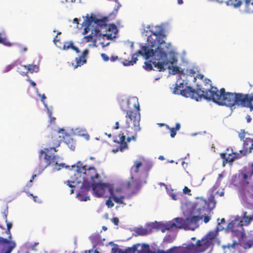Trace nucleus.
<instances>
[{"mask_svg": "<svg viewBox=\"0 0 253 253\" xmlns=\"http://www.w3.org/2000/svg\"><path fill=\"white\" fill-rule=\"evenodd\" d=\"M141 33L143 37H147V45H141V49L132 55L131 60L125 59L123 61L124 66L133 65L138 60L137 57L142 55L146 60L151 59L145 62L143 66L147 71L153 70L162 72L168 69L170 74H178L180 77L185 75L181 68L173 66L177 63V53L173 50L169 51L171 44L165 41L167 37L164 24L146 27L143 24Z\"/></svg>", "mask_w": 253, "mask_h": 253, "instance_id": "1", "label": "nucleus"}, {"mask_svg": "<svg viewBox=\"0 0 253 253\" xmlns=\"http://www.w3.org/2000/svg\"><path fill=\"white\" fill-rule=\"evenodd\" d=\"M196 202L186 201L182 203L181 209L185 218L177 217L165 222L167 231L177 229L195 230L199 227V222L203 219L206 212L211 211L215 207L214 196L211 194L208 200L202 197L196 198Z\"/></svg>", "mask_w": 253, "mask_h": 253, "instance_id": "2", "label": "nucleus"}, {"mask_svg": "<svg viewBox=\"0 0 253 253\" xmlns=\"http://www.w3.org/2000/svg\"><path fill=\"white\" fill-rule=\"evenodd\" d=\"M56 152L55 147L44 148L39 152V163L35 169V172L40 174L48 166L52 167V171L60 170L62 169L69 168L70 166L64 163H60V157L55 155L53 152Z\"/></svg>", "mask_w": 253, "mask_h": 253, "instance_id": "3", "label": "nucleus"}, {"mask_svg": "<svg viewBox=\"0 0 253 253\" xmlns=\"http://www.w3.org/2000/svg\"><path fill=\"white\" fill-rule=\"evenodd\" d=\"M142 166L141 162H135L134 165L130 169V180L127 183V187L133 189L129 197L136 195L142 185L147 183L146 178L153 166V163L149 161L146 163L144 166V171L140 172L139 169Z\"/></svg>", "mask_w": 253, "mask_h": 253, "instance_id": "4", "label": "nucleus"}, {"mask_svg": "<svg viewBox=\"0 0 253 253\" xmlns=\"http://www.w3.org/2000/svg\"><path fill=\"white\" fill-rule=\"evenodd\" d=\"M210 88H206L203 99L212 101L219 106H226L232 110L234 107V92H226L224 88L219 90L210 84Z\"/></svg>", "mask_w": 253, "mask_h": 253, "instance_id": "5", "label": "nucleus"}, {"mask_svg": "<svg viewBox=\"0 0 253 253\" xmlns=\"http://www.w3.org/2000/svg\"><path fill=\"white\" fill-rule=\"evenodd\" d=\"M206 88L201 85L197 84L196 89L190 86L185 85L183 83H176L173 91L175 94L181 95L185 97H190L196 101H201L204 98Z\"/></svg>", "mask_w": 253, "mask_h": 253, "instance_id": "6", "label": "nucleus"}, {"mask_svg": "<svg viewBox=\"0 0 253 253\" xmlns=\"http://www.w3.org/2000/svg\"><path fill=\"white\" fill-rule=\"evenodd\" d=\"M68 169L71 171L74 170V173L80 172V176L83 177L84 179L87 180L90 179L93 183L95 182V179H98L100 176L94 167L87 168L86 165H83L82 162L80 161L70 166Z\"/></svg>", "mask_w": 253, "mask_h": 253, "instance_id": "7", "label": "nucleus"}, {"mask_svg": "<svg viewBox=\"0 0 253 253\" xmlns=\"http://www.w3.org/2000/svg\"><path fill=\"white\" fill-rule=\"evenodd\" d=\"M85 18L87 20V26L91 25L92 31H94V35L100 37L102 36L100 29H104L108 26L107 22L109 21V17H102L99 15H96L93 13H91L89 16L87 14Z\"/></svg>", "mask_w": 253, "mask_h": 253, "instance_id": "8", "label": "nucleus"}, {"mask_svg": "<svg viewBox=\"0 0 253 253\" xmlns=\"http://www.w3.org/2000/svg\"><path fill=\"white\" fill-rule=\"evenodd\" d=\"M159 230L163 233L167 231L165 222L156 221L146 223L145 228L142 226L135 227L133 229V235L134 236H146L154 231H158Z\"/></svg>", "mask_w": 253, "mask_h": 253, "instance_id": "9", "label": "nucleus"}, {"mask_svg": "<svg viewBox=\"0 0 253 253\" xmlns=\"http://www.w3.org/2000/svg\"><path fill=\"white\" fill-rule=\"evenodd\" d=\"M126 117H128L131 123H132L131 129L133 130V134L127 137V142H130L131 140L136 141L137 136V134L141 129L140 126V113L138 111H128Z\"/></svg>", "mask_w": 253, "mask_h": 253, "instance_id": "10", "label": "nucleus"}, {"mask_svg": "<svg viewBox=\"0 0 253 253\" xmlns=\"http://www.w3.org/2000/svg\"><path fill=\"white\" fill-rule=\"evenodd\" d=\"M80 172L74 173L73 175H71L70 180H68L65 183L71 188H74L78 184L82 183L80 191L82 192L88 193V191L91 189H92L93 182L90 183L89 180L84 179V177L80 176Z\"/></svg>", "mask_w": 253, "mask_h": 253, "instance_id": "11", "label": "nucleus"}, {"mask_svg": "<svg viewBox=\"0 0 253 253\" xmlns=\"http://www.w3.org/2000/svg\"><path fill=\"white\" fill-rule=\"evenodd\" d=\"M205 251L201 243V241L199 240L196 245L191 243L185 247L174 246L170 248L169 251H174L175 253H200Z\"/></svg>", "mask_w": 253, "mask_h": 253, "instance_id": "12", "label": "nucleus"}, {"mask_svg": "<svg viewBox=\"0 0 253 253\" xmlns=\"http://www.w3.org/2000/svg\"><path fill=\"white\" fill-rule=\"evenodd\" d=\"M121 109L127 113L128 111H138L140 113V107L137 97L133 96L122 99L119 101Z\"/></svg>", "mask_w": 253, "mask_h": 253, "instance_id": "13", "label": "nucleus"}, {"mask_svg": "<svg viewBox=\"0 0 253 253\" xmlns=\"http://www.w3.org/2000/svg\"><path fill=\"white\" fill-rule=\"evenodd\" d=\"M113 185L108 183H104L101 181L93 182L92 186V190L94 196L98 198L105 197V192L108 191L109 192V188H112Z\"/></svg>", "mask_w": 253, "mask_h": 253, "instance_id": "14", "label": "nucleus"}, {"mask_svg": "<svg viewBox=\"0 0 253 253\" xmlns=\"http://www.w3.org/2000/svg\"><path fill=\"white\" fill-rule=\"evenodd\" d=\"M234 107L235 106L242 107H247L251 109L250 94L234 92Z\"/></svg>", "mask_w": 253, "mask_h": 253, "instance_id": "15", "label": "nucleus"}, {"mask_svg": "<svg viewBox=\"0 0 253 253\" xmlns=\"http://www.w3.org/2000/svg\"><path fill=\"white\" fill-rule=\"evenodd\" d=\"M15 247L14 241H10L0 236V253H11Z\"/></svg>", "mask_w": 253, "mask_h": 253, "instance_id": "16", "label": "nucleus"}, {"mask_svg": "<svg viewBox=\"0 0 253 253\" xmlns=\"http://www.w3.org/2000/svg\"><path fill=\"white\" fill-rule=\"evenodd\" d=\"M217 234L215 230L214 231H210L202 240H200L201 243L205 250H207L211 246H213L212 240L215 238Z\"/></svg>", "mask_w": 253, "mask_h": 253, "instance_id": "17", "label": "nucleus"}, {"mask_svg": "<svg viewBox=\"0 0 253 253\" xmlns=\"http://www.w3.org/2000/svg\"><path fill=\"white\" fill-rule=\"evenodd\" d=\"M89 53V50L88 49H84L81 55L79 56L78 57L75 58L76 63H72V66L74 67V69H76L78 67H81L84 64L86 63L87 62V58L88 57V55Z\"/></svg>", "mask_w": 253, "mask_h": 253, "instance_id": "18", "label": "nucleus"}, {"mask_svg": "<svg viewBox=\"0 0 253 253\" xmlns=\"http://www.w3.org/2000/svg\"><path fill=\"white\" fill-rule=\"evenodd\" d=\"M89 240L93 249L99 248L100 247L104 246L103 242L105 241V239H102L99 233L92 234L89 237Z\"/></svg>", "mask_w": 253, "mask_h": 253, "instance_id": "19", "label": "nucleus"}, {"mask_svg": "<svg viewBox=\"0 0 253 253\" xmlns=\"http://www.w3.org/2000/svg\"><path fill=\"white\" fill-rule=\"evenodd\" d=\"M243 149L240 150L242 155L246 156L253 150V139L251 138H245L243 140Z\"/></svg>", "mask_w": 253, "mask_h": 253, "instance_id": "20", "label": "nucleus"}, {"mask_svg": "<svg viewBox=\"0 0 253 253\" xmlns=\"http://www.w3.org/2000/svg\"><path fill=\"white\" fill-rule=\"evenodd\" d=\"M243 221L241 220L239 215H237L233 219H230V222L228 224L226 230L228 231L230 229H236L240 228V226L243 227Z\"/></svg>", "mask_w": 253, "mask_h": 253, "instance_id": "21", "label": "nucleus"}, {"mask_svg": "<svg viewBox=\"0 0 253 253\" xmlns=\"http://www.w3.org/2000/svg\"><path fill=\"white\" fill-rule=\"evenodd\" d=\"M65 130L63 128L59 129L58 131V133H64L65 137H64V142L68 145L69 148L72 150H74L75 148V142L70 135L66 132H64Z\"/></svg>", "mask_w": 253, "mask_h": 253, "instance_id": "22", "label": "nucleus"}, {"mask_svg": "<svg viewBox=\"0 0 253 253\" xmlns=\"http://www.w3.org/2000/svg\"><path fill=\"white\" fill-rule=\"evenodd\" d=\"M232 232V236L237 237L239 241L246 238V235L243 227L240 226L239 228L236 229H230Z\"/></svg>", "mask_w": 253, "mask_h": 253, "instance_id": "23", "label": "nucleus"}, {"mask_svg": "<svg viewBox=\"0 0 253 253\" xmlns=\"http://www.w3.org/2000/svg\"><path fill=\"white\" fill-rule=\"evenodd\" d=\"M241 220L243 221L244 226H248L253 221V213H249L247 211H243L242 214L240 216Z\"/></svg>", "mask_w": 253, "mask_h": 253, "instance_id": "24", "label": "nucleus"}, {"mask_svg": "<svg viewBox=\"0 0 253 253\" xmlns=\"http://www.w3.org/2000/svg\"><path fill=\"white\" fill-rule=\"evenodd\" d=\"M120 136V142L117 141L116 140H114V141L115 142H118L119 143V146H118V148L119 149V150L121 152H123L126 149H127L128 148V145L126 142V135L125 134V133H120L119 134Z\"/></svg>", "mask_w": 253, "mask_h": 253, "instance_id": "25", "label": "nucleus"}, {"mask_svg": "<svg viewBox=\"0 0 253 253\" xmlns=\"http://www.w3.org/2000/svg\"><path fill=\"white\" fill-rule=\"evenodd\" d=\"M109 194H110V198H111L113 200V201L117 204H126L124 203L123 199L124 198V196H121L120 197L117 196L115 195L114 193V187L112 186V188H109Z\"/></svg>", "mask_w": 253, "mask_h": 253, "instance_id": "26", "label": "nucleus"}, {"mask_svg": "<svg viewBox=\"0 0 253 253\" xmlns=\"http://www.w3.org/2000/svg\"><path fill=\"white\" fill-rule=\"evenodd\" d=\"M126 120L125 124L121 127L122 128L124 129V130L121 131L120 133H125L126 136H131L133 134V132L130 131L128 129L130 127V122H131V121H130L128 117H126Z\"/></svg>", "mask_w": 253, "mask_h": 253, "instance_id": "27", "label": "nucleus"}, {"mask_svg": "<svg viewBox=\"0 0 253 253\" xmlns=\"http://www.w3.org/2000/svg\"><path fill=\"white\" fill-rule=\"evenodd\" d=\"M0 43L8 47L13 44V43L8 41L6 35L4 31L0 32Z\"/></svg>", "mask_w": 253, "mask_h": 253, "instance_id": "28", "label": "nucleus"}, {"mask_svg": "<svg viewBox=\"0 0 253 253\" xmlns=\"http://www.w3.org/2000/svg\"><path fill=\"white\" fill-rule=\"evenodd\" d=\"M245 2V12L247 13H253V0H244Z\"/></svg>", "mask_w": 253, "mask_h": 253, "instance_id": "29", "label": "nucleus"}, {"mask_svg": "<svg viewBox=\"0 0 253 253\" xmlns=\"http://www.w3.org/2000/svg\"><path fill=\"white\" fill-rule=\"evenodd\" d=\"M176 237V233H171L167 234L163 239V243H171L175 239Z\"/></svg>", "mask_w": 253, "mask_h": 253, "instance_id": "30", "label": "nucleus"}, {"mask_svg": "<svg viewBox=\"0 0 253 253\" xmlns=\"http://www.w3.org/2000/svg\"><path fill=\"white\" fill-rule=\"evenodd\" d=\"M77 198H78L80 201H87L90 199L87 193L82 192V191H80L77 194Z\"/></svg>", "mask_w": 253, "mask_h": 253, "instance_id": "31", "label": "nucleus"}, {"mask_svg": "<svg viewBox=\"0 0 253 253\" xmlns=\"http://www.w3.org/2000/svg\"><path fill=\"white\" fill-rule=\"evenodd\" d=\"M226 3L227 5L233 6L234 8H238L241 5L242 1L241 0H228Z\"/></svg>", "mask_w": 253, "mask_h": 253, "instance_id": "32", "label": "nucleus"}, {"mask_svg": "<svg viewBox=\"0 0 253 253\" xmlns=\"http://www.w3.org/2000/svg\"><path fill=\"white\" fill-rule=\"evenodd\" d=\"M33 183V181H32V180H30L27 184L23 187L22 191L17 192L15 194L14 198H16L20 195L22 192H27V190H29V189L32 186Z\"/></svg>", "mask_w": 253, "mask_h": 253, "instance_id": "33", "label": "nucleus"}, {"mask_svg": "<svg viewBox=\"0 0 253 253\" xmlns=\"http://www.w3.org/2000/svg\"><path fill=\"white\" fill-rule=\"evenodd\" d=\"M84 21L82 24V27H84V30L83 32V35H86L89 32V31H92V27H91V25L87 26V20L85 18H84Z\"/></svg>", "mask_w": 253, "mask_h": 253, "instance_id": "34", "label": "nucleus"}, {"mask_svg": "<svg viewBox=\"0 0 253 253\" xmlns=\"http://www.w3.org/2000/svg\"><path fill=\"white\" fill-rule=\"evenodd\" d=\"M140 251L143 253H154L153 247L151 249L150 246L147 244H143L141 245V250Z\"/></svg>", "mask_w": 253, "mask_h": 253, "instance_id": "35", "label": "nucleus"}, {"mask_svg": "<svg viewBox=\"0 0 253 253\" xmlns=\"http://www.w3.org/2000/svg\"><path fill=\"white\" fill-rule=\"evenodd\" d=\"M27 69L28 71H29L31 73H33L34 72L38 73L39 71V66L37 65H33V64H29L26 66Z\"/></svg>", "mask_w": 253, "mask_h": 253, "instance_id": "36", "label": "nucleus"}, {"mask_svg": "<svg viewBox=\"0 0 253 253\" xmlns=\"http://www.w3.org/2000/svg\"><path fill=\"white\" fill-rule=\"evenodd\" d=\"M72 131H73V133L75 135H77L79 136H84V133L86 132V129L83 127H78L75 129L74 130L73 129H72Z\"/></svg>", "mask_w": 253, "mask_h": 253, "instance_id": "37", "label": "nucleus"}, {"mask_svg": "<svg viewBox=\"0 0 253 253\" xmlns=\"http://www.w3.org/2000/svg\"><path fill=\"white\" fill-rule=\"evenodd\" d=\"M139 244L134 245L131 247H128L124 251V253H135L137 251L138 247L140 246Z\"/></svg>", "mask_w": 253, "mask_h": 253, "instance_id": "38", "label": "nucleus"}, {"mask_svg": "<svg viewBox=\"0 0 253 253\" xmlns=\"http://www.w3.org/2000/svg\"><path fill=\"white\" fill-rule=\"evenodd\" d=\"M244 249H250L253 247V239L248 240L246 242L240 244Z\"/></svg>", "mask_w": 253, "mask_h": 253, "instance_id": "39", "label": "nucleus"}, {"mask_svg": "<svg viewBox=\"0 0 253 253\" xmlns=\"http://www.w3.org/2000/svg\"><path fill=\"white\" fill-rule=\"evenodd\" d=\"M40 97H41V101L43 103L45 109H46V110H47L48 112H49L50 114H51V112H50L51 111H50V110L49 109V106H48L47 105L46 102L45 101V100L46 98L45 94H41V96Z\"/></svg>", "mask_w": 253, "mask_h": 253, "instance_id": "40", "label": "nucleus"}, {"mask_svg": "<svg viewBox=\"0 0 253 253\" xmlns=\"http://www.w3.org/2000/svg\"><path fill=\"white\" fill-rule=\"evenodd\" d=\"M107 26H108V30L109 31L113 32L115 35L118 33L117 27L115 24H110L108 25Z\"/></svg>", "mask_w": 253, "mask_h": 253, "instance_id": "41", "label": "nucleus"}, {"mask_svg": "<svg viewBox=\"0 0 253 253\" xmlns=\"http://www.w3.org/2000/svg\"><path fill=\"white\" fill-rule=\"evenodd\" d=\"M49 109L50 110V111H50L51 114H50L49 112H48L47 110H46V111L47 114H48V117L49 118V122L51 124L54 123L55 118L52 116L53 108V107L52 106H50L49 107Z\"/></svg>", "mask_w": 253, "mask_h": 253, "instance_id": "42", "label": "nucleus"}, {"mask_svg": "<svg viewBox=\"0 0 253 253\" xmlns=\"http://www.w3.org/2000/svg\"><path fill=\"white\" fill-rule=\"evenodd\" d=\"M17 62V61L14 62V63H12L8 65H7L4 70L3 71V73H7L9 71H10L16 65V63Z\"/></svg>", "mask_w": 253, "mask_h": 253, "instance_id": "43", "label": "nucleus"}, {"mask_svg": "<svg viewBox=\"0 0 253 253\" xmlns=\"http://www.w3.org/2000/svg\"><path fill=\"white\" fill-rule=\"evenodd\" d=\"M22 68H23L24 70H26L27 67L26 65H21L20 67L17 68V72H19L23 76H27V72L22 71Z\"/></svg>", "mask_w": 253, "mask_h": 253, "instance_id": "44", "label": "nucleus"}, {"mask_svg": "<svg viewBox=\"0 0 253 253\" xmlns=\"http://www.w3.org/2000/svg\"><path fill=\"white\" fill-rule=\"evenodd\" d=\"M93 36H95L94 32L92 31L90 34L86 36H84V38L86 42H89L92 41Z\"/></svg>", "mask_w": 253, "mask_h": 253, "instance_id": "45", "label": "nucleus"}, {"mask_svg": "<svg viewBox=\"0 0 253 253\" xmlns=\"http://www.w3.org/2000/svg\"><path fill=\"white\" fill-rule=\"evenodd\" d=\"M232 155L231 154H229L228 156L226 157L225 160L223 161V166H225V164L228 163L232 162L234 160L232 159Z\"/></svg>", "mask_w": 253, "mask_h": 253, "instance_id": "46", "label": "nucleus"}, {"mask_svg": "<svg viewBox=\"0 0 253 253\" xmlns=\"http://www.w3.org/2000/svg\"><path fill=\"white\" fill-rule=\"evenodd\" d=\"M241 174L242 175V177L243 178V179L244 180H248V179H250L251 177L248 176V174L247 173V172L244 170V169H242V170L241 171Z\"/></svg>", "mask_w": 253, "mask_h": 253, "instance_id": "47", "label": "nucleus"}, {"mask_svg": "<svg viewBox=\"0 0 253 253\" xmlns=\"http://www.w3.org/2000/svg\"><path fill=\"white\" fill-rule=\"evenodd\" d=\"M233 156H232V160H237L241 158L242 156H244V155H242V154L239 151V153H232Z\"/></svg>", "mask_w": 253, "mask_h": 253, "instance_id": "48", "label": "nucleus"}, {"mask_svg": "<svg viewBox=\"0 0 253 253\" xmlns=\"http://www.w3.org/2000/svg\"><path fill=\"white\" fill-rule=\"evenodd\" d=\"M217 220V222H218V221L219 220V218H218ZM226 228H224V227L222 226L221 224L218 222L217 225L216 227V229H215V231L218 233V232L220 231H222L224 229H225L226 230Z\"/></svg>", "mask_w": 253, "mask_h": 253, "instance_id": "49", "label": "nucleus"}, {"mask_svg": "<svg viewBox=\"0 0 253 253\" xmlns=\"http://www.w3.org/2000/svg\"><path fill=\"white\" fill-rule=\"evenodd\" d=\"M186 73H185V74L191 77L194 76L196 74V71L194 70V69H188L186 70Z\"/></svg>", "mask_w": 253, "mask_h": 253, "instance_id": "50", "label": "nucleus"}, {"mask_svg": "<svg viewBox=\"0 0 253 253\" xmlns=\"http://www.w3.org/2000/svg\"><path fill=\"white\" fill-rule=\"evenodd\" d=\"M244 169L248 174V176L251 178L253 175V169L252 168H244Z\"/></svg>", "mask_w": 253, "mask_h": 253, "instance_id": "51", "label": "nucleus"}, {"mask_svg": "<svg viewBox=\"0 0 253 253\" xmlns=\"http://www.w3.org/2000/svg\"><path fill=\"white\" fill-rule=\"evenodd\" d=\"M112 253H124V251L118 247H114L112 249Z\"/></svg>", "mask_w": 253, "mask_h": 253, "instance_id": "52", "label": "nucleus"}, {"mask_svg": "<svg viewBox=\"0 0 253 253\" xmlns=\"http://www.w3.org/2000/svg\"><path fill=\"white\" fill-rule=\"evenodd\" d=\"M223 177L222 173H220L218 174V177L216 182L215 185L213 186L214 188H216L218 186H219L220 183V178Z\"/></svg>", "mask_w": 253, "mask_h": 253, "instance_id": "53", "label": "nucleus"}, {"mask_svg": "<svg viewBox=\"0 0 253 253\" xmlns=\"http://www.w3.org/2000/svg\"><path fill=\"white\" fill-rule=\"evenodd\" d=\"M106 205L108 208H112L114 206V204L113 201L110 199H108L106 202Z\"/></svg>", "mask_w": 253, "mask_h": 253, "instance_id": "54", "label": "nucleus"}, {"mask_svg": "<svg viewBox=\"0 0 253 253\" xmlns=\"http://www.w3.org/2000/svg\"><path fill=\"white\" fill-rule=\"evenodd\" d=\"M2 214H3V218L5 220V221L7 222V214H8V206H6V209L4 210V211L3 212H2Z\"/></svg>", "mask_w": 253, "mask_h": 253, "instance_id": "55", "label": "nucleus"}, {"mask_svg": "<svg viewBox=\"0 0 253 253\" xmlns=\"http://www.w3.org/2000/svg\"><path fill=\"white\" fill-rule=\"evenodd\" d=\"M241 241H238L237 242V241L236 240H233V244L230 246V247L232 248V249H235L236 248V245H240V244H242V243H240Z\"/></svg>", "mask_w": 253, "mask_h": 253, "instance_id": "56", "label": "nucleus"}, {"mask_svg": "<svg viewBox=\"0 0 253 253\" xmlns=\"http://www.w3.org/2000/svg\"><path fill=\"white\" fill-rule=\"evenodd\" d=\"M183 192L185 194H188L191 195V190L187 187L185 186L183 189Z\"/></svg>", "mask_w": 253, "mask_h": 253, "instance_id": "57", "label": "nucleus"}, {"mask_svg": "<svg viewBox=\"0 0 253 253\" xmlns=\"http://www.w3.org/2000/svg\"><path fill=\"white\" fill-rule=\"evenodd\" d=\"M121 6V4L119 3H118V5H116L115 7H114V11L112 13H111L110 14V16H111L113 14H114L115 12L116 13H117L118 12V10L119 9V8Z\"/></svg>", "mask_w": 253, "mask_h": 253, "instance_id": "58", "label": "nucleus"}, {"mask_svg": "<svg viewBox=\"0 0 253 253\" xmlns=\"http://www.w3.org/2000/svg\"><path fill=\"white\" fill-rule=\"evenodd\" d=\"M101 56L102 58L103 59V60L105 62H107V61H109V56L105 53H101Z\"/></svg>", "mask_w": 253, "mask_h": 253, "instance_id": "59", "label": "nucleus"}, {"mask_svg": "<svg viewBox=\"0 0 253 253\" xmlns=\"http://www.w3.org/2000/svg\"><path fill=\"white\" fill-rule=\"evenodd\" d=\"M170 136L172 138L174 137L176 134L177 130L174 129V127H172L171 128H170Z\"/></svg>", "mask_w": 253, "mask_h": 253, "instance_id": "60", "label": "nucleus"}, {"mask_svg": "<svg viewBox=\"0 0 253 253\" xmlns=\"http://www.w3.org/2000/svg\"><path fill=\"white\" fill-rule=\"evenodd\" d=\"M18 46L20 48V52L21 53L23 51L26 52L27 50V48L25 46L23 47L20 44H17Z\"/></svg>", "mask_w": 253, "mask_h": 253, "instance_id": "61", "label": "nucleus"}, {"mask_svg": "<svg viewBox=\"0 0 253 253\" xmlns=\"http://www.w3.org/2000/svg\"><path fill=\"white\" fill-rule=\"evenodd\" d=\"M169 197H171V199L173 200H177V196L176 195L173 193V192H169Z\"/></svg>", "mask_w": 253, "mask_h": 253, "instance_id": "62", "label": "nucleus"}, {"mask_svg": "<svg viewBox=\"0 0 253 253\" xmlns=\"http://www.w3.org/2000/svg\"><path fill=\"white\" fill-rule=\"evenodd\" d=\"M154 253H168V250L167 251H165L163 250H160L158 249L157 250H153Z\"/></svg>", "mask_w": 253, "mask_h": 253, "instance_id": "63", "label": "nucleus"}, {"mask_svg": "<svg viewBox=\"0 0 253 253\" xmlns=\"http://www.w3.org/2000/svg\"><path fill=\"white\" fill-rule=\"evenodd\" d=\"M250 99H251V111H253V93L250 94Z\"/></svg>", "mask_w": 253, "mask_h": 253, "instance_id": "64", "label": "nucleus"}]
</instances>
